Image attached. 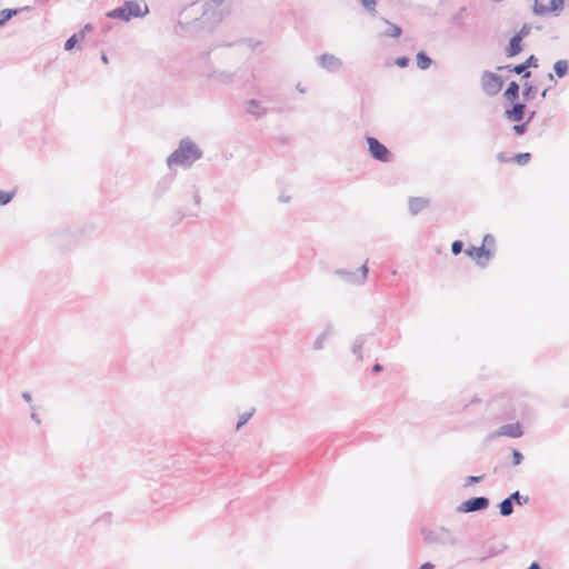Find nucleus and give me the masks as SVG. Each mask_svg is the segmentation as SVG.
<instances>
[{
  "mask_svg": "<svg viewBox=\"0 0 569 569\" xmlns=\"http://www.w3.org/2000/svg\"><path fill=\"white\" fill-rule=\"evenodd\" d=\"M202 150L189 138L181 139L178 148L167 158V164L190 167L202 158Z\"/></svg>",
  "mask_w": 569,
  "mask_h": 569,
  "instance_id": "f257e3e1",
  "label": "nucleus"
},
{
  "mask_svg": "<svg viewBox=\"0 0 569 569\" xmlns=\"http://www.w3.org/2000/svg\"><path fill=\"white\" fill-rule=\"evenodd\" d=\"M224 0H208L202 6L201 16L197 13L192 18L193 21H200V27L203 29L212 30L218 26L224 16V9L222 8Z\"/></svg>",
  "mask_w": 569,
  "mask_h": 569,
  "instance_id": "f03ea898",
  "label": "nucleus"
},
{
  "mask_svg": "<svg viewBox=\"0 0 569 569\" xmlns=\"http://www.w3.org/2000/svg\"><path fill=\"white\" fill-rule=\"evenodd\" d=\"M149 13V8L144 4L143 8L134 0H126L121 6L107 12L110 19H119L128 22L132 18H142Z\"/></svg>",
  "mask_w": 569,
  "mask_h": 569,
  "instance_id": "7ed1b4c3",
  "label": "nucleus"
},
{
  "mask_svg": "<svg viewBox=\"0 0 569 569\" xmlns=\"http://www.w3.org/2000/svg\"><path fill=\"white\" fill-rule=\"evenodd\" d=\"M368 152L370 157L379 162L387 163L392 159V152L376 137L367 136Z\"/></svg>",
  "mask_w": 569,
  "mask_h": 569,
  "instance_id": "20e7f679",
  "label": "nucleus"
},
{
  "mask_svg": "<svg viewBox=\"0 0 569 569\" xmlns=\"http://www.w3.org/2000/svg\"><path fill=\"white\" fill-rule=\"evenodd\" d=\"M490 499L486 496L471 497L457 506L459 513L481 512L489 508Z\"/></svg>",
  "mask_w": 569,
  "mask_h": 569,
  "instance_id": "39448f33",
  "label": "nucleus"
},
{
  "mask_svg": "<svg viewBox=\"0 0 569 569\" xmlns=\"http://www.w3.org/2000/svg\"><path fill=\"white\" fill-rule=\"evenodd\" d=\"M503 87V80L497 73L483 71L481 76V88L488 97L498 94Z\"/></svg>",
  "mask_w": 569,
  "mask_h": 569,
  "instance_id": "423d86ee",
  "label": "nucleus"
},
{
  "mask_svg": "<svg viewBox=\"0 0 569 569\" xmlns=\"http://www.w3.org/2000/svg\"><path fill=\"white\" fill-rule=\"evenodd\" d=\"M563 9V0H535L532 12L536 16H545L551 12L559 13Z\"/></svg>",
  "mask_w": 569,
  "mask_h": 569,
  "instance_id": "0eeeda50",
  "label": "nucleus"
},
{
  "mask_svg": "<svg viewBox=\"0 0 569 569\" xmlns=\"http://www.w3.org/2000/svg\"><path fill=\"white\" fill-rule=\"evenodd\" d=\"M465 253L469 258L473 259L476 263L481 268H485L488 264L489 260L493 257L492 250L490 248H485L483 246H469L465 250Z\"/></svg>",
  "mask_w": 569,
  "mask_h": 569,
  "instance_id": "6e6552de",
  "label": "nucleus"
},
{
  "mask_svg": "<svg viewBox=\"0 0 569 569\" xmlns=\"http://www.w3.org/2000/svg\"><path fill=\"white\" fill-rule=\"evenodd\" d=\"M317 60L318 66L330 73L338 72L343 66L342 60L331 53H323Z\"/></svg>",
  "mask_w": 569,
  "mask_h": 569,
  "instance_id": "1a4fd4ad",
  "label": "nucleus"
},
{
  "mask_svg": "<svg viewBox=\"0 0 569 569\" xmlns=\"http://www.w3.org/2000/svg\"><path fill=\"white\" fill-rule=\"evenodd\" d=\"M511 107L505 110V118L511 122H520L525 119L527 106L519 100L510 102Z\"/></svg>",
  "mask_w": 569,
  "mask_h": 569,
  "instance_id": "9d476101",
  "label": "nucleus"
},
{
  "mask_svg": "<svg viewBox=\"0 0 569 569\" xmlns=\"http://www.w3.org/2000/svg\"><path fill=\"white\" fill-rule=\"evenodd\" d=\"M508 549V546L503 542H497L492 545H488L487 542L483 545V555L479 557L480 562H485L486 560L493 558L496 556L501 555L503 551Z\"/></svg>",
  "mask_w": 569,
  "mask_h": 569,
  "instance_id": "9b49d317",
  "label": "nucleus"
},
{
  "mask_svg": "<svg viewBox=\"0 0 569 569\" xmlns=\"http://www.w3.org/2000/svg\"><path fill=\"white\" fill-rule=\"evenodd\" d=\"M497 435L515 439L520 438L523 435L522 425L520 422L503 425L498 429Z\"/></svg>",
  "mask_w": 569,
  "mask_h": 569,
  "instance_id": "f8f14e48",
  "label": "nucleus"
},
{
  "mask_svg": "<svg viewBox=\"0 0 569 569\" xmlns=\"http://www.w3.org/2000/svg\"><path fill=\"white\" fill-rule=\"evenodd\" d=\"M244 112L260 119L267 114V109L261 106L257 99H249L244 102Z\"/></svg>",
  "mask_w": 569,
  "mask_h": 569,
  "instance_id": "ddd939ff",
  "label": "nucleus"
},
{
  "mask_svg": "<svg viewBox=\"0 0 569 569\" xmlns=\"http://www.w3.org/2000/svg\"><path fill=\"white\" fill-rule=\"evenodd\" d=\"M430 200L423 197H411L408 200V210L412 216H417L422 210L428 208Z\"/></svg>",
  "mask_w": 569,
  "mask_h": 569,
  "instance_id": "4468645a",
  "label": "nucleus"
},
{
  "mask_svg": "<svg viewBox=\"0 0 569 569\" xmlns=\"http://www.w3.org/2000/svg\"><path fill=\"white\" fill-rule=\"evenodd\" d=\"M459 539L453 532L447 527H439V545L447 547H456L459 545Z\"/></svg>",
  "mask_w": 569,
  "mask_h": 569,
  "instance_id": "2eb2a0df",
  "label": "nucleus"
},
{
  "mask_svg": "<svg viewBox=\"0 0 569 569\" xmlns=\"http://www.w3.org/2000/svg\"><path fill=\"white\" fill-rule=\"evenodd\" d=\"M522 39L513 34L510 39L508 44L505 48V54L507 58H513L518 56L522 50Z\"/></svg>",
  "mask_w": 569,
  "mask_h": 569,
  "instance_id": "dca6fc26",
  "label": "nucleus"
},
{
  "mask_svg": "<svg viewBox=\"0 0 569 569\" xmlns=\"http://www.w3.org/2000/svg\"><path fill=\"white\" fill-rule=\"evenodd\" d=\"M172 181H173V177L171 174H167V176L162 177L157 182V184L154 187V190H153L154 198L159 199L163 194H166L168 192V190L170 189Z\"/></svg>",
  "mask_w": 569,
  "mask_h": 569,
  "instance_id": "f3484780",
  "label": "nucleus"
},
{
  "mask_svg": "<svg viewBox=\"0 0 569 569\" xmlns=\"http://www.w3.org/2000/svg\"><path fill=\"white\" fill-rule=\"evenodd\" d=\"M553 73H548V79L553 80V74L558 78H565L569 73V62L566 59H560L553 63Z\"/></svg>",
  "mask_w": 569,
  "mask_h": 569,
  "instance_id": "a211bd4d",
  "label": "nucleus"
},
{
  "mask_svg": "<svg viewBox=\"0 0 569 569\" xmlns=\"http://www.w3.org/2000/svg\"><path fill=\"white\" fill-rule=\"evenodd\" d=\"M520 87L517 81H510L503 92V98L509 102L519 100Z\"/></svg>",
  "mask_w": 569,
  "mask_h": 569,
  "instance_id": "6ab92c4d",
  "label": "nucleus"
},
{
  "mask_svg": "<svg viewBox=\"0 0 569 569\" xmlns=\"http://www.w3.org/2000/svg\"><path fill=\"white\" fill-rule=\"evenodd\" d=\"M335 274L343 279L347 283L360 286L358 280V271H351L346 269H336Z\"/></svg>",
  "mask_w": 569,
  "mask_h": 569,
  "instance_id": "aec40b11",
  "label": "nucleus"
},
{
  "mask_svg": "<svg viewBox=\"0 0 569 569\" xmlns=\"http://www.w3.org/2000/svg\"><path fill=\"white\" fill-rule=\"evenodd\" d=\"M388 26V29L382 33L386 38H399L402 34V29L398 24L390 22L388 19H382Z\"/></svg>",
  "mask_w": 569,
  "mask_h": 569,
  "instance_id": "412c9836",
  "label": "nucleus"
},
{
  "mask_svg": "<svg viewBox=\"0 0 569 569\" xmlns=\"http://www.w3.org/2000/svg\"><path fill=\"white\" fill-rule=\"evenodd\" d=\"M416 63L420 70H427L433 63V60L427 54L426 51L421 50L416 56Z\"/></svg>",
  "mask_w": 569,
  "mask_h": 569,
  "instance_id": "4be33fe9",
  "label": "nucleus"
},
{
  "mask_svg": "<svg viewBox=\"0 0 569 569\" xmlns=\"http://www.w3.org/2000/svg\"><path fill=\"white\" fill-rule=\"evenodd\" d=\"M332 333V325H327L326 329L323 330V332H321L317 339L315 340L313 342V349L315 350H321L323 349V345H325V341L327 340V338Z\"/></svg>",
  "mask_w": 569,
  "mask_h": 569,
  "instance_id": "5701e85b",
  "label": "nucleus"
},
{
  "mask_svg": "<svg viewBox=\"0 0 569 569\" xmlns=\"http://www.w3.org/2000/svg\"><path fill=\"white\" fill-rule=\"evenodd\" d=\"M367 341L366 335H359L356 337L352 346V353L357 357L358 360L362 359V347Z\"/></svg>",
  "mask_w": 569,
  "mask_h": 569,
  "instance_id": "b1692460",
  "label": "nucleus"
},
{
  "mask_svg": "<svg viewBox=\"0 0 569 569\" xmlns=\"http://www.w3.org/2000/svg\"><path fill=\"white\" fill-rule=\"evenodd\" d=\"M499 513L502 517H509L513 513L515 505L512 503L509 497L505 498L502 501L498 503Z\"/></svg>",
  "mask_w": 569,
  "mask_h": 569,
  "instance_id": "393cba45",
  "label": "nucleus"
},
{
  "mask_svg": "<svg viewBox=\"0 0 569 569\" xmlns=\"http://www.w3.org/2000/svg\"><path fill=\"white\" fill-rule=\"evenodd\" d=\"M83 38V31H78L73 33L71 37H69L64 42V50L71 51L80 41H82Z\"/></svg>",
  "mask_w": 569,
  "mask_h": 569,
  "instance_id": "a878e982",
  "label": "nucleus"
},
{
  "mask_svg": "<svg viewBox=\"0 0 569 569\" xmlns=\"http://www.w3.org/2000/svg\"><path fill=\"white\" fill-rule=\"evenodd\" d=\"M537 89H538L537 86L532 84L531 82L526 81L523 83V89H522L523 100L531 101L536 97Z\"/></svg>",
  "mask_w": 569,
  "mask_h": 569,
  "instance_id": "bb28decb",
  "label": "nucleus"
},
{
  "mask_svg": "<svg viewBox=\"0 0 569 569\" xmlns=\"http://www.w3.org/2000/svg\"><path fill=\"white\" fill-rule=\"evenodd\" d=\"M421 532L423 535L425 542L439 545V528L436 530H429L427 528H422Z\"/></svg>",
  "mask_w": 569,
  "mask_h": 569,
  "instance_id": "cd10ccee",
  "label": "nucleus"
},
{
  "mask_svg": "<svg viewBox=\"0 0 569 569\" xmlns=\"http://www.w3.org/2000/svg\"><path fill=\"white\" fill-rule=\"evenodd\" d=\"M208 77L213 78L222 83H230L233 80V73L226 71H213L212 73L208 74Z\"/></svg>",
  "mask_w": 569,
  "mask_h": 569,
  "instance_id": "c85d7f7f",
  "label": "nucleus"
},
{
  "mask_svg": "<svg viewBox=\"0 0 569 569\" xmlns=\"http://www.w3.org/2000/svg\"><path fill=\"white\" fill-rule=\"evenodd\" d=\"M18 9H3L0 11V28L3 27L12 17L18 14Z\"/></svg>",
  "mask_w": 569,
  "mask_h": 569,
  "instance_id": "c756f323",
  "label": "nucleus"
},
{
  "mask_svg": "<svg viewBox=\"0 0 569 569\" xmlns=\"http://www.w3.org/2000/svg\"><path fill=\"white\" fill-rule=\"evenodd\" d=\"M508 497H509V499H511L513 505H518V506H523V505L528 503V501H529V497L521 495L520 491H518V490L510 493Z\"/></svg>",
  "mask_w": 569,
  "mask_h": 569,
  "instance_id": "7c9ffc66",
  "label": "nucleus"
},
{
  "mask_svg": "<svg viewBox=\"0 0 569 569\" xmlns=\"http://www.w3.org/2000/svg\"><path fill=\"white\" fill-rule=\"evenodd\" d=\"M530 159H531L530 152H520V153L515 154L511 158V161L519 166H525L530 161Z\"/></svg>",
  "mask_w": 569,
  "mask_h": 569,
  "instance_id": "2f4dec72",
  "label": "nucleus"
},
{
  "mask_svg": "<svg viewBox=\"0 0 569 569\" xmlns=\"http://www.w3.org/2000/svg\"><path fill=\"white\" fill-rule=\"evenodd\" d=\"M512 69L513 73L521 76V79H529L531 77V72L526 69L523 62L515 64Z\"/></svg>",
  "mask_w": 569,
  "mask_h": 569,
  "instance_id": "473e14b6",
  "label": "nucleus"
},
{
  "mask_svg": "<svg viewBox=\"0 0 569 569\" xmlns=\"http://www.w3.org/2000/svg\"><path fill=\"white\" fill-rule=\"evenodd\" d=\"M16 196V191H4L0 189V206H7L12 201Z\"/></svg>",
  "mask_w": 569,
  "mask_h": 569,
  "instance_id": "72a5a7b5",
  "label": "nucleus"
},
{
  "mask_svg": "<svg viewBox=\"0 0 569 569\" xmlns=\"http://www.w3.org/2000/svg\"><path fill=\"white\" fill-rule=\"evenodd\" d=\"M466 11V7L460 8V10L452 16L451 23L458 28H462L465 26V21L462 18L463 12Z\"/></svg>",
  "mask_w": 569,
  "mask_h": 569,
  "instance_id": "f704fd0d",
  "label": "nucleus"
},
{
  "mask_svg": "<svg viewBox=\"0 0 569 569\" xmlns=\"http://www.w3.org/2000/svg\"><path fill=\"white\" fill-rule=\"evenodd\" d=\"M528 122H525V121H520V122H516V124H513L512 127V130L515 132L516 136H523L527 131H528Z\"/></svg>",
  "mask_w": 569,
  "mask_h": 569,
  "instance_id": "c9c22d12",
  "label": "nucleus"
},
{
  "mask_svg": "<svg viewBox=\"0 0 569 569\" xmlns=\"http://www.w3.org/2000/svg\"><path fill=\"white\" fill-rule=\"evenodd\" d=\"M361 2V4L363 6V8L371 14V16H376L377 13V10H376V6H377V0H359Z\"/></svg>",
  "mask_w": 569,
  "mask_h": 569,
  "instance_id": "e433bc0d",
  "label": "nucleus"
},
{
  "mask_svg": "<svg viewBox=\"0 0 569 569\" xmlns=\"http://www.w3.org/2000/svg\"><path fill=\"white\" fill-rule=\"evenodd\" d=\"M357 271H358V280L361 286L366 282L368 272H369L367 262H365Z\"/></svg>",
  "mask_w": 569,
  "mask_h": 569,
  "instance_id": "4c0bfd02",
  "label": "nucleus"
},
{
  "mask_svg": "<svg viewBox=\"0 0 569 569\" xmlns=\"http://www.w3.org/2000/svg\"><path fill=\"white\" fill-rule=\"evenodd\" d=\"M253 411H254V409H252V410H251V411H249V412H244V413H242V415L239 417V419H238V421H237V425H236V429H237V430H239L240 428H242V427H243V426L249 421V419H250V418L252 417V415H253Z\"/></svg>",
  "mask_w": 569,
  "mask_h": 569,
  "instance_id": "58836bf2",
  "label": "nucleus"
},
{
  "mask_svg": "<svg viewBox=\"0 0 569 569\" xmlns=\"http://www.w3.org/2000/svg\"><path fill=\"white\" fill-rule=\"evenodd\" d=\"M511 457H512L513 466H519L523 461V455L518 449H515V448L511 449Z\"/></svg>",
  "mask_w": 569,
  "mask_h": 569,
  "instance_id": "ea45409f",
  "label": "nucleus"
},
{
  "mask_svg": "<svg viewBox=\"0 0 569 569\" xmlns=\"http://www.w3.org/2000/svg\"><path fill=\"white\" fill-rule=\"evenodd\" d=\"M531 26L528 23H523L522 27L515 34L523 40L526 37L529 36Z\"/></svg>",
  "mask_w": 569,
  "mask_h": 569,
  "instance_id": "a19ab883",
  "label": "nucleus"
},
{
  "mask_svg": "<svg viewBox=\"0 0 569 569\" xmlns=\"http://www.w3.org/2000/svg\"><path fill=\"white\" fill-rule=\"evenodd\" d=\"M523 64L527 70L530 68H538V59L535 54H530L525 61Z\"/></svg>",
  "mask_w": 569,
  "mask_h": 569,
  "instance_id": "79ce46f5",
  "label": "nucleus"
},
{
  "mask_svg": "<svg viewBox=\"0 0 569 569\" xmlns=\"http://www.w3.org/2000/svg\"><path fill=\"white\" fill-rule=\"evenodd\" d=\"M197 4H198V2H197V1H193V2H191L190 4L186 6V7L181 10V12H180V18H181V19H186V20H187V19L189 18L188 13H189L190 11H194V8H196V6H197Z\"/></svg>",
  "mask_w": 569,
  "mask_h": 569,
  "instance_id": "37998d69",
  "label": "nucleus"
},
{
  "mask_svg": "<svg viewBox=\"0 0 569 569\" xmlns=\"http://www.w3.org/2000/svg\"><path fill=\"white\" fill-rule=\"evenodd\" d=\"M463 251V242L461 240H455L451 243V252L455 256L460 254Z\"/></svg>",
  "mask_w": 569,
  "mask_h": 569,
  "instance_id": "c03bdc74",
  "label": "nucleus"
},
{
  "mask_svg": "<svg viewBox=\"0 0 569 569\" xmlns=\"http://www.w3.org/2000/svg\"><path fill=\"white\" fill-rule=\"evenodd\" d=\"M483 478H485V476H468L465 479V487L479 483L480 481H482Z\"/></svg>",
  "mask_w": 569,
  "mask_h": 569,
  "instance_id": "a18cd8bd",
  "label": "nucleus"
},
{
  "mask_svg": "<svg viewBox=\"0 0 569 569\" xmlns=\"http://www.w3.org/2000/svg\"><path fill=\"white\" fill-rule=\"evenodd\" d=\"M409 62H410V59L407 57V56H401V57H398L396 60H395V64L398 66L399 68H406L409 66Z\"/></svg>",
  "mask_w": 569,
  "mask_h": 569,
  "instance_id": "49530a36",
  "label": "nucleus"
},
{
  "mask_svg": "<svg viewBox=\"0 0 569 569\" xmlns=\"http://www.w3.org/2000/svg\"><path fill=\"white\" fill-rule=\"evenodd\" d=\"M496 243V240H495V237L490 233H487L485 234L483 239H482V246L485 248L487 247H493Z\"/></svg>",
  "mask_w": 569,
  "mask_h": 569,
  "instance_id": "de8ad7c7",
  "label": "nucleus"
},
{
  "mask_svg": "<svg viewBox=\"0 0 569 569\" xmlns=\"http://www.w3.org/2000/svg\"><path fill=\"white\" fill-rule=\"evenodd\" d=\"M189 192H190V194H191V197H192V199H193V201H194V204H196L197 207H199V206H200V201H201V197H200V194H199L198 190L192 186V187L190 188V191H189Z\"/></svg>",
  "mask_w": 569,
  "mask_h": 569,
  "instance_id": "09e8293b",
  "label": "nucleus"
},
{
  "mask_svg": "<svg viewBox=\"0 0 569 569\" xmlns=\"http://www.w3.org/2000/svg\"><path fill=\"white\" fill-rule=\"evenodd\" d=\"M179 213H180L181 218H184V217H198V212L197 211H189L187 209H180Z\"/></svg>",
  "mask_w": 569,
  "mask_h": 569,
  "instance_id": "8fccbe9b",
  "label": "nucleus"
},
{
  "mask_svg": "<svg viewBox=\"0 0 569 569\" xmlns=\"http://www.w3.org/2000/svg\"><path fill=\"white\" fill-rule=\"evenodd\" d=\"M497 160H498L499 162L505 163V162H509V161H511V158H507V156H506V153H505V152H499V153L497 154Z\"/></svg>",
  "mask_w": 569,
  "mask_h": 569,
  "instance_id": "3c124183",
  "label": "nucleus"
},
{
  "mask_svg": "<svg viewBox=\"0 0 569 569\" xmlns=\"http://www.w3.org/2000/svg\"><path fill=\"white\" fill-rule=\"evenodd\" d=\"M513 66H515V64L499 66L497 69H498L499 71L506 70V71H508V72H512V73H513V69H512V67H513Z\"/></svg>",
  "mask_w": 569,
  "mask_h": 569,
  "instance_id": "603ef678",
  "label": "nucleus"
},
{
  "mask_svg": "<svg viewBox=\"0 0 569 569\" xmlns=\"http://www.w3.org/2000/svg\"><path fill=\"white\" fill-rule=\"evenodd\" d=\"M382 370H383L382 365H380V363H378V362H377V363H375V365H373V367H372V372H375V373H379V372H381Z\"/></svg>",
  "mask_w": 569,
  "mask_h": 569,
  "instance_id": "864d4df0",
  "label": "nucleus"
},
{
  "mask_svg": "<svg viewBox=\"0 0 569 569\" xmlns=\"http://www.w3.org/2000/svg\"><path fill=\"white\" fill-rule=\"evenodd\" d=\"M435 565L430 561L423 562L419 569H433Z\"/></svg>",
  "mask_w": 569,
  "mask_h": 569,
  "instance_id": "5fc2aeb1",
  "label": "nucleus"
},
{
  "mask_svg": "<svg viewBox=\"0 0 569 569\" xmlns=\"http://www.w3.org/2000/svg\"><path fill=\"white\" fill-rule=\"evenodd\" d=\"M93 29L92 24L91 23H87L84 24V27L80 30V31H83V38L86 37V33L88 31H91Z\"/></svg>",
  "mask_w": 569,
  "mask_h": 569,
  "instance_id": "6e6d98bb",
  "label": "nucleus"
},
{
  "mask_svg": "<svg viewBox=\"0 0 569 569\" xmlns=\"http://www.w3.org/2000/svg\"><path fill=\"white\" fill-rule=\"evenodd\" d=\"M537 112L535 110L532 111H529L528 113V117H527V120L525 122H528V124L533 120V118L536 117Z\"/></svg>",
  "mask_w": 569,
  "mask_h": 569,
  "instance_id": "4d7b16f0",
  "label": "nucleus"
},
{
  "mask_svg": "<svg viewBox=\"0 0 569 569\" xmlns=\"http://www.w3.org/2000/svg\"><path fill=\"white\" fill-rule=\"evenodd\" d=\"M22 398L26 402H31L32 398H31V393L28 392V391H23L22 392Z\"/></svg>",
  "mask_w": 569,
  "mask_h": 569,
  "instance_id": "13d9d810",
  "label": "nucleus"
},
{
  "mask_svg": "<svg viewBox=\"0 0 569 569\" xmlns=\"http://www.w3.org/2000/svg\"><path fill=\"white\" fill-rule=\"evenodd\" d=\"M31 419H32L37 425H40V423H41V420H40L39 416H38L36 412H32V413H31Z\"/></svg>",
  "mask_w": 569,
  "mask_h": 569,
  "instance_id": "bf43d9fd",
  "label": "nucleus"
},
{
  "mask_svg": "<svg viewBox=\"0 0 569 569\" xmlns=\"http://www.w3.org/2000/svg\"><path fill=\"white\" fill-rule=\"evenodd\" d=\"M101 61L103 63H108V57H107V54L104 52L101 53Z\"/></svg>",
  "mask_w": 569,
  "mask_h": 569,
  "instance_id": "052dcab7",
  "label": "nucleus"
},
{
  "mask_svg": "<svg viewBox=\"0 0 569 569\" xmlns=\"http://www.w3.org/2000/svg\"><path fill=\"white\" fill-rule=\"evenodd\" d=\"M548 90H549V88H546L542 90V92L540 93L541 99H545L547 97Z\"/></svg>",
  "mask_w": 569,
  "mask_h": 569,
  "instance_id": "680f3d73",
  "label": "nucleus"
},
{
  "mask_svg": "<svg viewBox=\"0 0 569 569\" xmlns=\"http://www.w3.org/2000/svg\"><path fill=\"white\" fill-rule=\"evenodd\" d=\"M279 200L282 202H288L290 200V197L280 196Z\"/></svg>",
  "mask_w": 569,
  "mask_h": 569,
  "instance_id": "e2e57ef3",
  "label": "nucleus"
},
{
  "mask_svg": "<svg viewBox=\"0 0 569 569\" xmlns=\"http://www.w3.org/2000/svg\"><path fill=\"white\" fill-rule=\"evenodd\" d=\"M297 90H298L300 93H305V91H306V90H305V88H302V87L300 86V83H299V84H297Z\"/></svg>",
  "mask_w": 569,
  "mask_h": 569,
  "instance_id": "0e129e2a",
  "label": "nucleus"
},
{
  "mask_svg": "<svg viewBox=\"0 0 569 569\" xmlns=\"http://www.w3.org/2000/svg\"><path fill=\"white\" fill-rule=\"evenodd\" d=\"M563 407H569V398H566L565 401H563Z\"/></svg>",
  "mask_w": 569,
  "mask_h": 569,
  "instance_id": "69168bd1",
  "label": "nucleus"
},
{
  "mask_svg": "<svg viewBox=\"0 0 569 569\" xmlns=\"http://www.w3.org/2000/svg\"><path fill=\"white\" fill-rule=\"evenodd\" d=\"M209 54H210V52H209V51L204 52V53H203V58H204V59H208V58H209Z\"/></svg>",
  "mask_w": 569,
  "mask_h": 569,
  "instance_id": "338daca9",
  "label": "nucleus"
},
{
  "mask_svg": "<svg viewBox=\"0 0 569 569\" xmlns=\"http://www.w3.org/2000/svg\"><path fill=\"white\" fill-rule=\"evenodd\" d=\"M179 26L183 28V22L181 20L179 21Z\"/></svg>",
  "mask_w": 569,
  "mask_h": 569,
  "instance_id": "774afa93",
  "label": "nucleus"
}]
</instances>
